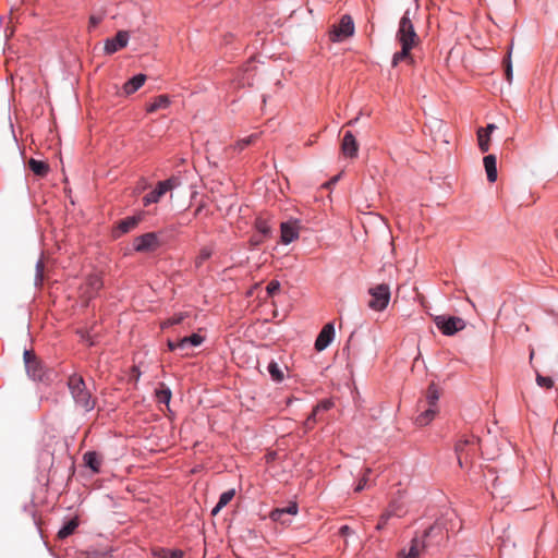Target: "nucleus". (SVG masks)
<instances>
[{"mask_svg":"<svg viewBox=\"0 0 558 558\" xmlns=\"http://www.w3.org/2000/svg\"><path fill=\"white\" fill-rule=\"evenodd\" d=\"M453 518L454 513L452 511H447L438 518L433 525L424 531L421 538L415 537L412 541L409 553L403 558H417L421 549H430L444 544L448 538L449 532L454 530Z\"/></svg>","mask_w":558,"mask_h":558,"instance_id":"nucleus-1","label":"nucleus"},{"mask_svg":"<svg viewBox=\"0 0 558 558\" xmlns=\"http://www.w3.org/2000/svg\"><path fill=\"white\" fill-rule=\"evenodd\" d=\"M396 40L400 45L401 49L393 53L391 60L392 66H397L402 61L413 64L414 59L411 51L421 44V39L416 34L410 17V10H407L400 19L398 31L396 33Z\"/></svg>","mask_w":558,"mask_h":558,"instance_id":"nucleus-2","label":"nucleus"},{"mask_svg":"<svg viewBox=\"0 0 558 558\" xmlns=\"http://www.w3.org/2000/svg\"><path fill=\"white\" fill-rule=\"evenodd\" d=\"M66 385L76 409L85 413L95 409L97 399L93 396L82 375L76 373L70 375Z\"/></svg>","mask_w":558,"mask_h":558,"instance_id":"nucleus-3","label":"nucleus"},{"mask_svg":"<svg viewBox=\"0 0 558 558\" xmlns=\"http://www.w3.org/2000/svg\"><path fill=\"white\" fill-rule=\"evenodd\" d=\"M480 439L474 435H462L457 440L454 450L459 465L463 468L469 463V459L474 457L478 450Z\"/></svg>","mask_w":558,"mask_h":558,"instance_id":"nucleus-4","label":"nucleus"},{"mask_svg":"<svg viewBox=\"0 0 558 558\" xmlns=\"http://www.w3.org/2000/svg\"><path fill=\"white\" fill-rule=\"evenodd\" d=\"M23 359L26 373L31 379L35 381H46L50 379L52 372L46 368V366L36 357L32 351L25 350Z\"/></svg>","mask_w":558,"mask_h":558,"instance_id":"nucleus-5","label":"nucleus"},{"mask_svg":"<svg viewBox=\"0 0 558 558\" xmlns=\"http://www.w3.org/2000/svg\"><path fill=\"white\" fill-rule=\"evenodd\" d=\"M368 295L367 306L375 312L385 311L391 299L390 288L386 283H379L369 288Z\"/></svg>","mask_w":558,"mask_h":558,"instance_id":"nucleus-6","label":"nucleus"},{"mask_svg":"<svg viewBox=\"0 0 558 558\" xmlns=\"http://www.w3.org/2000/svg\"><path fill=\"white\" fill-rule=\"evenodd\" d=\"M435 324L445 336H452L465 327V322L454 316H436Z\"/></svg>","mask_w":558,"mask_h":558,"instance_id":"nucleus-7","label":"nucleus"},{"mask_svg":"<svg viewBox=\"0 0 558 558\" xmlns=\"http://www.w3.org/2000/svg\"><path fill=\"white\" fill-rule=\"evenodd\" d=\"M299 512L296 502H290L287 507L274 509L269 518L277 523L282 525H289L292 522V518Z\"/></svg>","mask_w":558,"mask_h":558,"instance_id":"nucleus-8","label":"nucleus"},{"mask_svg":"<svg viewBox=\"0 0 558 558\" xmlns=\"http://www.w3.org/2000/svg\"><path fill=\"white\" fill-rule=\"evenodd\" d=\"M407 509L404 502L399 499H393L390 501L388 508L380 515V519L377 523V529H384V526L388 523L389 519L392 517L401 518L405 514Z\"/></svg>","mask_w":558,"mask_h":558,"instance_id":"nucleus-9","label":"nucleus"},{"mask_svg":"<svg viewBox=\"0 0 558 558\" xmlns=\"http://www.w3.org/2000/svg\"><path fill=\"white\" fill-rule=\"evenodd\" d=\"M158 246L159 239L155 232H148L136 236L133 242L134 250L140 253L155 251Z\"/></svg>","mask_w":558,"mask_h":558,"instance_id":"nucleus-10","label":"nucleus"},{"mask_svg":"<svg viewBox=\"0 0 558 558\" xmlns=\"http://www.w3.org/2000/svg\"><path fill=\"white\" fill-rule=\"evenodd\" d=\"M175 185V180L173 178L160 181L157 186L146 194L143 198L144 206H148L150 204L158 203L160 197L166 194L168 191L172 190Z\"/></svg>","mask_w":558,"mask_h":558,"instance_id":"nucleus-11","label":"nucleus"},{"mask_svg":"<svg viewBox=\"0 0 558 558\" xmlns=\"http://www.w3.org/2000/svg\"><path fill=\"white\" fill-rule=\"evenodd\" d=\"M102 280L99 275H90L86 278L84 286L81 288V296L86 301L92 300L102 288Z\"/></svg>","mask_w":558,"mask_h":558,"instance_id":"nucleus-12","label":"nucleus"},{"mask_svg":"<svg viewBox=\"0 0 558 558\" xmlns=\"http://www.w3.org/2000/svg\"><path fill=\"white\" fill-rule=\"evenodd\" d=\"M143 215L138 214L135 216L126 217L118 222L117 227L112 230V236L114 239L120 238L122 234H125L132 230H134L137 225L142 221Z\"/></svg>","mask_w":558,"mask_h":558,"instance_id":"nucleus-13","label":"nucleus"},{"mask_svg":"<svg viewBox=\"0 0 558 558\" xmlns=\"http://www.w3.org/2000/svg\"><path fill=\"white\" fill-rule=\"evenodd\" d=\"M129 33L126 31H119L112 38H108L105 43V51L108 54L114 53L124 48L129 43Z\"/></svg>","mask_w":558,"mask_h":558,"instance_id":"nucleus-14","label":"nucleus"},{"mask_svg":"<svg viewBox=\"0 0 558 558\" xmlns=\"http://www.w3.org/2000/svg\"><path fill=\"white\" fill-rule=\"evenodd\" d=\"M335 338V326L332 323L326 324L318 333L315 341V349L317 351L325 350Z\"/></svg>","mask_w":558,"mask_h":558,"instance_id":"nucleus-15","label":"nucleus"},{"mask_svg":"<svg viewBox=\"0 0 558 558\" xmlns=\"http://www.w3.org/2000/svg\"><path fill=\"white\" fill-rule=\"evenodd\" d=\"M349 37V14L342 15L339 25H335L329 33L332 43L343 41Z\"/></svg>","mask_w":558,"mask_h":558,"instance_id":"nucleus-16","label":"nucleus"},{"mask_svg":"<svg viewBox=\"0 0 558 558\" xmlns=\"http://www.w3.org/2000/svg\"><path fill=\"white\" fill-rule=\"evenodd\" d=\"M281 229V242L283 244H290L299 238V225L298 221H286L280 225Z\"/></svg>","mask_w":558,"mask_h":558,"instance_id":"nucleus-17","label":"nucleus"},{"mask_svg":"<svg viewBox=\"0 0 558 558\" xmlns=\"http://www.w3.org/2000/svg\"><path fill=\"white\" fill-rule=\"evenodd\" d=\"M204 338L198 333H193L189 337H183L179 340V353L184 356L189 355V351L193 348L199 347Z\"/></svg>","mask_w":558,"mask_h":558,"instance_id":"nucleus-18","label":"nucleus"},{"mask_svg":"<svg viewBox=\"0 0 558 558\" xmlns=\"http://www.w3.org/2000/svg\"><path fill=\"white\" fill-rule=\"evenodd\" d=\"M146 82V75L145 74H136L130 80H128L122 87L123 94L126 96H130L137 92Z\"/></svg>","mask_w":558,"mask_h":558,"instance_id":"nucleus-19","label":"nucleus"},{"mask_svg":"<svg viewBox=\"0 0 558 558\" xmlns=\"http://www.w3.org/2000/svg\"><path fill=\"white\" fill-rule=\"evenodd\" d=\"M372 469H364L360 477L356 480V483L353 488L354 493H361L362 490L369 488L374 484V478L372 477Z\"/></svg>","mask_w":558,"mask_h":558,"instance_id":"nucleus-20","label":"nucleus"},{"mask_svg":"<svg viewBox=\"0 0 558 558\" xmlns=\"http://www.w3.org/2000/svg\"><path fill=\"white\" fill-rule=\"evenodd\" d=\"M487 180L493 183L497 180V160L495 155H487L483 159Z\"/></svg>","mask_w":558,"mask_h":558,"instance_id":"nucleus-21","label":"nucleus"},{"mask_svg":"<svg viewBox=\"0 0 558 558\" xmlns=\"http://www.w3.org/2000/svg\"><path fill=\"white\" fill-rule=\"evenodd\" d=\"M84 463L87 468H89L94 473H98L100 471L101 458L95 451H87L83 456Z\"/></svg>","mask_w":558,"mask_h":558,"instance_id":"nucleus-22","label":"nucleus"},{"mask_svg":"<svg viewBox=\"0 0 558 558\" xmlns=\"http://www.w3.org/2000/svg\"><path fill=\"white\" fill-rule=\"evenodd\" d=\"M170 105V99L167 95L157 96L150 104L147 105L146 111L148 113L156 112L160 109H166Z\"/></svg>","mask_w":558,"mask_h":558,"instance_id":"nucleus-23","label":"nucleus"},{"mask_svg":"<svg viewBox=\"0 0 558 558\" xmlns=\"http://www.w3.org/2000/svg\"><path fill=\"white\" fill-rule=\"evenodd\" d=\"M234 495H235V490L233 488L223 492L220 495L217 505L213 508L211 514L217 515L219 513V511L222 508H225L233 499Z\"/></svg>","mask_w":558,"mask_h":558,"instance_id":"nucleus-24","label":"nucleus"},{"mask_svg":"<svg viewBox=\"0 0 558 558\" xmlns=\"http://www.w3.org/2000/svg\"><path fill=\"white\" fill-rule=\"evenodd\" d=\"M437 409L428 407V409L424 410L421 414H418L415 418V423L418 426L428 425L436 416Z\"/></svg>","mask_w":558,"mask_h":558,"instance_id":"nucleus-25","label":"nucleus"},{"mask_svg":"<svg viewBox=\"0 0 558 558\" xmlns=\"http://www.w3.org/2000/svg\"><path fill=\"white\" fill-rule=\"evenodd\" d=\"M80 522L77 518L69 520L58 532V537L63 539L70 536L78 526Z\"/></svg>","mask_w":558,"mask_h":558,"instance_id":"nucleus-26","label":"nucleus"},{"mask_svg":"<svg viewBox=\"0 0 558 558\" xmlns=\"http://www.w3.org/2000/svg\"><path fill=\"white\" fill-rule=\"evenodd\" d=\"M29 169L37 175L44 177L48 173L49 167L45 161L36 160L34 158L28 161Z\"/></svg>","mask_w":558,"mask_h":558,"instance_id":"nucleus-27","label":"nucleus"},{"mask_svg":"<svg viewBox=\"0 0 558 558\" xmlns=\"http://www.w3.org/2000/svg\"><path fill=\"white\" fill-rule=\"evenodd\" d=\"M267 371L274 381L280 383L283 380V372L276 361H270Z\"/></svg>","mask_w":558,"mask_h":558,"instance_id":"nucleus-28","label":"nucleus"},{"mask_svg":"<svg viewBox=\"0 0 558 558\" xmlns=\"http://www.w3.org/2000/svg\"><path fill=\"white\" fill-rule=\"evenodd\" d=\"M439 399V390L437 386L432 383L426 392V401L428 403V407L436 408L437 409V401Z\"/></svg>","mask_w":558,"mask_h":558,"instance_id":"nucleus-29","label":"nucleus"},{"mask_svg":"<svg viewBox=\"0 0 558 558\" xmlns=\"http://www.w3.org/2000/svg\"><path fill=\"white\" fill-rule=\"evenodd\" d=\"M255 228L263 238H268L271 235V226L268 221L262 217H258L255 221Z\"/></svg>","mask_w":558,"mask_h":558,"instance_id":"nucleus-30","label":"nucleus"},{"mask_svg":"<svg viewBox=\"0 0 558 558\" xmlns=\"http://www.w3.org/2000/svg\"><path fill=\"white\" fill-rule=\"evenodd\" d=\"M171 395L170 388L166 387L163 384L156 390V399L159 403L169 404Z\"/></svg>","mask_w":558,"mask_h":558,"instance_id":"nucleus-31","label":"nucleus"},{"mask_svg":"<svg viewBox=\"0 0 558 558\" xmlns=\"http://www.w3.org/2000/svg\"><path fill=\"white\" fill-rule=\"evenodd\" d=\"M477 141L481 151L486 153L489 150V136L488 132L484 131L483 128L477 131Z\"/></svg>","mask_w":558,"mask_h":558,"instance_id":"nucleus-32","label":"nucleus"},{"mask_svg":"<svg viewBox=\"0 0 558 558\" xmlns=\"http://www.w3.org/2000/svg\"><path fill=\"white\" fill-rule=\"evenodd\" d=\"M258 138V134H252L250 136H246L244 138H241L235 144H234V149L235 150H243L245 147H247L248 145H251L252 143H254L256 140Z\"/></svg>","mask_w":558,"mask_h":558,"instance_id":"nucleus-33","label":"nucleus"},{"mask_svg":"<svg viewBox=\"0 0 558 558\" xmlns=\"http://www.w3.org/2000/svg\"><path fill=\"white\" fill-rule=\"evenodd\" d=\"M184 313L174 314L172 317L161 323V328H168L181 324L185 319Z\"/></svg>","mask_w":558,"mask_h":558,"instance_id":"nucleus-34","label":"nucleus"},{"mask_svg":"<svg viewBox=\"0 0 558 558\" xmlns=\"http://www.w3.org/2000/svg\"><path fill=\"white\" fill-rule=\"evenodd\" d=\"M44 262L43 259L40 258L37 263H36V275H35V284L37 287H40L43 284V281H44Z\"/></svg>","mask_w":558,"mask_h":558,"instance_id":"nucleus-35","label":"nucleus"},{"mask_svg":"<svg viewBox=\"0 0 558 558\" xmlns=\"http://www.w3.org/2000/svg\"><path fill=\"white\" fill-rule=\"evenodd\" d=\"M213 254V251L209 247H203L195 259V264L199 267L204 262H206Z\"/></svg>","mask_w":558,"mask_h":558,"instance_id":"nucleus-36","label":"nucleus"},{"mask_svg":"<svg viewBox=\"0 0 558 558\" xmlns=\"http://www.w3.org/2000/svg\"><path fill=\"white\" fill-rule=\"evenodd\" d=\"M536 383L539 387L549 389L554 386V380L548 376H543L541 374L536 375Z\"/></svg>","mask_w":558,"mask_h":558,"instance_id":"nucleus-37","label":"nucleus"},{"mask_svg":"<svg viewBox=\"0 0 558 558\" xmlns=\"http://www.w3.org/2000/svg\"><path fill=\"white\" fill-rule=\"evenodd\" d=\"M317 415H318L317 410L313 409L312 413L308 415V417L304 422L305 432H308L314 427V425L317 422Z\"/></svg>","mask_w":558,"mask_h":558,"instance_id":"nucleus-38","label":"nucleus"},{"mask_svg":"<svg viewBox=\"0 0 558 558\" xmlns=\"http://www.w3.org/2000/svg\"><path fill=\"white\" fill-rule=\"evenodd\" d=\"M510 54H511V51L508 52V56L504 61L505 74H506V80L508 81V83L512 82V63H511Z\"/></svg>","mask_w":558,"mask_h":558,"instance_id":"nucleus-39","label":"nucleus"},{"mask_svg":"<svg viewBox=\"0 0 558 558\" xmlns=\"http://www.w3.org/2000/svg\"><path fill=\"white\" fill-rule=\"evenodd\" d=\"M280 290V282L278 280H271L266 288L269 296L275 295Z\"/></svg>","mask_w":558,"mask_h":558,"instance_id":"nucleus-40","label":"nucleus"},{"mask_svg":"<svg viewBox=\"0 0 558 558\" xmlns=\"http://www.w3.org/2000/svg\"><path fill=\"white\" fill-rule=\"evenodd\" d=\"M331 407H332V402H331L330 400H324V401L319 402V403L314 408V410H317V413H319L320 411H327V410H329Z\"/></svg>","mask_w":558,"mask_h":558,"instance_id":"nucleus-41","label":"nucleus"},{"mask_svg":"<svg viewBox=\"0 0 558 558\" xmlns=\"http://www.w3.org/2000/svg\"><path fill=\"white\" fill-rule=\"evenodd\" d=\"M341 149L343 155L345 156L349 150V131H345L342 136Z\"/></svg>","mask_w":558,"mask_h":558,"instance_id":"nucleus-42","label":"nucleus"},{"mask_svg":"<svg viewBox=\"0 0 558 558\" xmlns=\"http://www.w3.org/2000/svg\"><path fill=\"white\" fill-rule=\"evenodd\" d=\"M183 553L181 550H168L165 551L162 558H182Z\"/></svg>","mask_w":558,"mask_h":558,"instance_id":"nucleus-43","label":"nucleus"},{"mask_svg":"<svg viewBox=\"0 0 558 558\" xmlns=\"http://www.w3.org/2000/svg\"><path fill=\"white\" fill-rule=\"evenodd\" d=\"M102 17L100 15H92L89 17V29L97 27V25L101 22Z\"/></svg>","mask_w":558,"mask_h":558,"instance_id":"nucleus-44","label":"nucleus"},{"mask_svg":"<svg viewBox=\"0 0 558 558\" xmlns=\"http://www.w3.org/2000/svg\"><path fill=\"white\" fill-rule=\"evenodd\" d=\"M357 150H359V144L355 141V138L353 137V135L351 134V159L356 156Z\"/></svg>","mask_w":558,"mask_h":558,"instance_id":"nucleus-45","label":"nucleus"},{"mask_svg":"<svg viewBox=\"0 0 558 558\" xmlns=\"http://www.w3.org/2000/svg\"><path fill=\"white\" fill-rule=\"evenodd\" d=\"M167 345L170 351L179 352V340L178 341L168 340Z\"/></svg>","mask_w":558,"mask_h":558,"instance_id":"nucleus-46","label":"nucleus"},{"mask_svg":"<svg viewBox=\"0 0 558 558\" xmlns=\"http://www.w3.org/2000/svg\"><path fill=\"white\" fill-rule=\"evenodd\" d=\"M266 238H263L260 234L254 235L252 238V244L253 245H259Z\"/></svg>","mask_w":558,"mask_h":558,"instance_id":"nucleus-47","label":"nucleus"},{"mask_svg":"<svg viewBox=\"0 0 558 558\" xmlns=\"http://www.w3.org/2000/svg\"><path fill=\"white\" fill-rule=\"evenodd\" d=\"M496 129L495 124H488L486 128H483L484 131L488 132V136H490L492 132Z\"/></svg>","mask_w":558,"mask_h":558,"instance_id":"nucleus-48","label":"nucleus"},{"mask_svg":"<svg viewBox=\"0 0 558 558\" xmlns=\"http://www.w3.org/2000/svg\"><path fill=\"white\" fill-rule=\"evenodd\" d=\"M339 179V175L333 177L330 181L326 182L323 186L329 187L331 184L336 183Z\"/></svg>","mask_w":558,"mask_h":558,"instance_id":"nucleus-49","label":"nucleus"},{"mask_svg":"<svg viewBox=\"0 0 558 558\" xmlns=\"http://www.w3.org/2000/svg\"><path fill=\"white\" fill-rule=\"evenodd\" d=\"M204 207H205V205H204V204H201V205L196 208V210H195V216L199 215V214L203 211Z\"/></svg>","mask_w":558,"mask_h":558,"instance_id":"nucleus-50","label":"nucleus"},{"mask_svg":"<svg viewBox=\"0 0 558 558\" xmlns=\"http://www.w3.org/2000/svg\"><path fill=\"white\" fill-rule=\"evenodd\" d=\"M347 531H349V526H348V525H343V526L340 529V532H341L342 534H345V533H347Z\"/></svg>","mask_w":558,"mask_h":558,"instance_id":"nucleus-51","label":"nucleus"},{"mask_svg":"<svg viewBox=\"0 0 558 558\" xmlns=\"http://www.w3.org/2000/svg\"><path fill=\"white\" fill-rule=\"evenodd\" d=\"M349 348V340L347 341V343L344 344L343 347V352H345V350Z\"/></svg>","mask_w":558,"mask_h":558,"instance_id":"nucleus-52","label":"nucleus"},{"mask_svg":"<svg viewBox=\"0 0 558 558\" xmlns=\"http://www.w3.org/2000/svg\"><path fill=\"white\" fill-rule=\"evenodd\" d=\"M353 33H354V27H353V23L351 22V31H350L351 36L353 35Z\"/></svg>","mask_w":558,"mask_h":558,"instance_id":"nucleus-53","label":"nucleus"},{"mask_svg":"<svg viewBox=\"0 0 558 558\" xmlns=\"http://www.w3.org/2000/svg\"><path fill=\"white\" fill-rule=\"evenodd\" d=\"M351 397L354 399V403L356 404L355 398L353 397V390H350Z\"/></svg>","mask_w":558,"mask_h":558,"instance_id":"nucleus-54","label":"nucleus"},{"mask_svg":"<svg viewBox=\"0 0 558 558\" xmlns=\"http://www.w3.org/2000/svg\"><path fill=\"white\" fill-rule=\"evenodd\" d=\"M82 338H83V339H85V340H87V341L89 340V338H88V337H86V338H85V335H82Z\"/></svg>","mask_w":558,"mask_h":558,"instance_id":"nucleus-55","label":"nucleus"}]
</instances>
